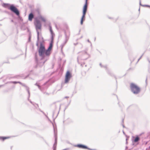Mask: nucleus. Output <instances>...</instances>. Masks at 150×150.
<instances>
[{"label": "nucleus", "instance_id": "obj_5", "mask_svg": "<svg viewBox=\"0 0 150 150\" xmlns=\"http://www.w3.org/2000/svg\"><path fill=\"white\" fill-rule=\"evenodd\" d=\"M79 53H81L82 54L81 59L83 60H86L90 57V55L86 51H83Z\"/></svg>", "mask_w": 150, "mask_h": 150}, {"label": "nucleus", "instance_id": "obj_20", "mask_svg": "<svg viewBox=\"0 0 150 150\" xmlns=\"http://www.w3.org/2000/svg\"><path fill=\"white\" fill-rule=\"evenodd\" d=\"M7 83H13L16 84L18 83V81H10L7 82Z\"/></svg>", "mask_w": 150, "mask_h": 150}, {"label": "nucleus", "instance_id": "obj_4", "mask_svg": "<svg viewBox=\"0 0 150 150\" xmlns=\"http://www.w3.org/2000/svg\"><path fill=\"white\" fill-rule=\"evenodd\" d=\"M34 24L35 26L36 31H38V29H40L41 27V24L40 21L37 18L35 19Z\"/></svg>", "mask_w": 150, "mask_h": 150}, {"label": "nucleus", "instance_id": "obj_33", "mask_svg": "<svg viewBox=\"0 0 150 150\" xmlns=\"http://www.w3.org/2000/svg\"><path fill=\"white\" fill-rule=\"evenodd\" d=\"M118 104L119 105V106H120V107H122V106H121L120 105H121V103L120 102H118Z\"/></svg>", "mask_w": 150, "mask_h": 150}, {"label": "nucleus", "instance_id": "obj_38", "mask_svg": "<svg viewBox=\"0 0 150 150\" xmlns=\"http://www.w3.org/2000/svg\"><path fill=\"white\" fill-rule=\"evenodd\" d=\"M48 81H47L46 82H45L44 84V85H45L48 82Z\"/></svg>", "mask_w": 150, "mask_h": 150}, {"label": "nucleus", "instance_id": "obj_3", "mask_svg": "<svg viewBox=\"0 0 150 150\" xmlns=\"http://www.w3.org/2000/svg\"><path fill=\"white\" fill-rule=\"evenodd\" d=\"M8 9L12 12L14 13L17 16H18L20 15V12L18 8L16 7L13 4L10 5Z\"/></svg>", "mask_w": 150, "mask_h": 150}, {"label": "nucleus", "instance_id": "obj_58", "mask_svg": "<svg viewBox=\"0 0 150 150\" xmlns=\"http://www.w3.org/2000/svg\"><path fill=\"white\" fill-rule=\"evenodd\" d=\"M139 11L140 10V8L139 9Z\"/></svg>", "mask_w": 150, "mask_h": 150}, {"label": "nucleus", "instance_id": "obj_55", "mask_svg": "<svg viewBox=\"0 0 150 150\" xmlns=\"http://www.w3.org/2000/svg\"><path fill=\"white\" fill-rule=\"evenodd\" d=\"M37 64H38V65H39V63H37Z\"/></svg>", "mask_w": 150, "mask_h": 150}, {"label": "nucleus", "instance_id": "obj_7", "mask_svg": "<svg viewBox=\"0 0 150 150\" xmlns=\"http://www.w3.org/2000/svg\"><path fill=\"white\" fill-rule=\"evenodd\" d=\"M74 146L81 149H88V147L87 146L81 144H79L74 145Z\"/></svg>", "mask_w": 150, "mask_h": 150}, {"label": "nucleus", "instance_id": "obj_6", "mask_svg": "<svg viewBox=\"0 0 150 150\" xmlns=\"http://www.w3.org/2000/svg\"><path fill=\"white\" fill-rule=\"evenodd\" d=\"M71 76V75L70 71H67L65 75V83H68L70 80Z\"/></svg>", "mask_w": 150, "mask_h": 150}, {"label": "nucleus", "instance_id": "obj_41", "mask_svg": "<svg viewBox=\"0 0 150 150\" xmlns=\"http://www.w3.org/2000/svg\"><path fill=\"white\" fill-rule=\"evenodd\" d=\"M69 98V97H68V96H65V97H64V98Z\"/></svg>", "mask_w": 150, "mask_h": 150}, {"label": "nucleus", "instance_id": "obj_22", "mask_svg": "<svg viewBox=\"0 0 150 150\" xmlns=\"http://www.w3.org/2000/svg\"><path fill=\"white\" fill-rule=\"evenodd\" d=\"M35 11L38 13V16H39V15H41L40 12V10L39 9H36L35 10Z\"/></svg>", "mask_w": 150, "mask_h": 150}, {"label": "nucleus", "instance_id": "obj_50", "mask_svg": "<svg viewBox=\"0 0 150 150\" xmlns=\"http://www.w3.org/2000/svg\"><path fill=\"white\" fill-rule=\"evenodd\" d=\"M28 76V75L27 76H26L25 77V78H27V77Z\"/></svg>", "mask_w": 150, "mask_h": 150}, {"label": "nucleus", "instance_id": "obj_18", "mask_svg": "<svg viewBox=\"0 0 150 150\" xmlns=\"http://www.w3.org/2000/svg\"><path fill=\"white\" fill-rule=\"evenodd\" d=\"M139 140V137L138 136H137L135 137V139H134V142H138Z\"/></svg>", "mask_w": 150, "mask_h": 150}, {"label": "nucleus", "instance_id": "obj_11", "mask_svg": "<svg viewBox=\"0 0 150 150\" xmlns=\"http://www.w3.org/2000/svg\"><path fill=\"white\" fill-rule=\"evenodd\" d=\"M10 138L9 137L0 136V140L4 141L5 140Z\"/></svg>", "mask_w": 150, "mask_h": 150}, {"label": "nucleus", "instance_id": "obj_15", "mask_svg": "<svg viewBox=\"0 0 150 150\" xmlns=\"http://www.w3.org/2000/svg\"><path fill=\"white\" fill-rule=\"evenodd\" d=\"M57 137L56 136H55V142L53 145V148H55V146L56 148L57 144Z\"/></svg>", "mask_w": 150, "mask_h": 150}, {"label": "nucleus", "instance_id": "obj_49", "mask_svg": "<svg viewBox=\"0 0 150 150\" xmlns=\"http://www.w3.org/2000/svg\"><path fill=\"white\" fill-rule=\"evenodd\" d=\"M140 59H139H139H138V60L137 62H138L139 61V60Z\"/></svg>", "mask_w": 150, "mask_h": 150}, {"label": "nucleus", "instance_id": "obj_10", "mask_svg": "<svg viewBox=\"0 0 150 150\" xmlns=\"http://www.w3.org/2000/svg\"><path fill=\"white\" fill-rule=\"evenodd\" d=\"M34 17V15L33 13H30L28 16V20L30 21H32Z\"/></svg>", "mask_w": 150, "mask_h": 150}, {"label": "nucleus", "instance_id": "obj_48", "mask_svg": "<svg viewBox=\"0 0 150 150\" xmlns=\"http://www.w3.org/2000/svg\"><path fill=\"white\" fill-rule=\"evenodd\" d=\"M83 38V36H82L80 38Z\"/></svg>", "mask_w": 150, "mask_h": 150}, {"label": "nucleus", "instance_id": "obj_35", "mask_svg": "<svg viewBox=\"0 0 150 150\" xmlns=\"http://www.w3.org/2000/svg\"><path fill=\"white\" fill-rule=\"evenodd\" d=\"M68 40L66 41V40H65V42L63 43L65 45L66 43Z\"/></svg>", "mask_w": 150, "mask_h": 150}, {"label": "nucleus", "instance_id": "obj_47", "mask_svg": "<svg viewBox=\"0 0 150 150\" xmlns=\"http://www.w3.org/2000/svg\"><path fill=\"white\" fill-rule=\"evenodd\" d=\"M35 58H36V60H37V59L36 58V55L35 56Z\"/></svg>", "mask_w": 150, "mask_h": 150}, {"label": "nucleus", "instance_id": "obj_36", "mask_svg": "<svg viewBox=\"0 0 150 150\" xmlns=\"http://www.w3.org/2000/svg\"><path fill=\"white\" fill-rule=\"evenodd\" d=\"M147 60L149 62V64H150V60L149 59V58H147Z\"/></svg>", "mask_w": 150, "mask_h": 150}, {"label": "nucleus", "instance_id": "obj_23", "mask_svg": "<svg viewBox=\"0 0 150 150\" xmlns=\"http://www.w3.org/2000/svg\"><path fill=\"white\" fill-rule=\"evenodd\" d=\"M35 85L36 86H38L39 89L41 91H42V88H41V86L39 85L37 83H36L35 84Z\"/></svg>", "mask_w": 150, "mask_h": 150}, {"label": "nucleus", "instance_id": "obj_56", "mask_svg": "<svg viewBox=\"0 0 150 150\" xmlns=\"http://www.w3.org/2000/svg\"><path fill=\"white\" fill-rule=\"evenodd\" d=\"M7 4V5H8V4Z\"/></svg>", "mask_w": 150, "mask_h": 150}, {"label": "nucleus", "instance_id": "obj_9", "mask_svg": "<svg viewBox=\"0 0 150 150\" xmlns=\"http://www.w3.org/2000/svg\"><path fill=\"white\" fill-rule=\"evenodd\" d=\"M87 1L88 0H86L85 3L83 6V11H87L88 7Z\"/></svg>", "mask_w": 150, "mask_h": 150}, {"label": "nucleus", "instance_id": "obj_2", "mask_svg": "<svg viewBox=\"0 0 150 150\" xmlns=\"http://www.w3.org/2000/svg\"><path fill=\"white\" fill-rule=\"evenodd\" d=\"M130 88L131 91L134 94H137L140 91V88L137 85L133 83L130 84Z\"/></svg>", "mask_w": 150, "mask_h": 150}, {"label": "nucleus", "instance_id": "obj_12", "mask_svg": "<svg viewBox=\"0 0 150 150\" xmlns=\"http://www.w3.org/2000/svg\"><path fill=\"white\" fill-rule=\"evenodd\" d=\"M22 85L23 86L25 87H26V90L27 91V92H28V95H29L28 98H29L30 96V91H29V88L28 87H27L25 85V84L24 83H23V84H22Z\"/></svg>", "mask_w": 150, "mask_h": 150}, {"label": "nucleus", "instance_id": "obj_37", "mask_svg": "<svg viewBox=\"0 0 150 150\" xmlns=\"http://www.w3.org/2000/svg\"><path fill=\"white\" fill-rule=\"evenodd\" d=\"M88 150H96L95 149H90V148H88Z\"/></svg>", "mask_w": 150, "mask_h": 150}, {"label": "nucleus", "instance_id": "obj_39", "mask_svg": "<svg viewBox=\"0 0 150 150\" xmlns=\"http://www.w3.org/2000/svg\"><path fill=\"white\" fill-rule=\"evenodd\" d=\"M15 86H13L12 87V88H13H13H15Z\"/></svg>", "mask_w": 150, "mask_h": 150}, {"label": "nucleus", "instance_id": "obj_26", "mask_svg": "<svg viewBox=\"0 0 150 150\" xmlns=\"http://www.w3.org/2000/svg\"><path fill=\"white\" fill-rule=\"evenodd\" d=\"M65 45L64 43H63L61 45V50H62V49L63 48L64 46Z\"/></svg>", "mask_w": 150, "mask_h": 150}, {"label": "nucleus", "instance_id": "obj_28", "mask_svg": "<svg viewBox=\"0 0 150 150\" xmlns=\"http://www.w3.org/2000/svg\"><path fill=\"white\" fill-rule=\"evenodd\" d=\"M144 6V7L146 6V7H147L150 8V6L149 5H144V6Z\"/></svg>", "mask_w": 150, "mask_h": 150}, {"label": "nucleus", "instance_id": "obj_25", "mask_svg": "<svg viewBox=\"0 0 150 150\" xmlns=\"http://www.w3.org/2000/svg\"><path fill=\"white\" fill-rule=\"evenodd\" d=\"M87 11H83V15L82 16H85Z\"/></svg>", "mask_w": 150, "mask_h": 150}, {"label": "nucleus", "instance_id": "obj_13", "mask_svg": "<svg viewBox=\"0 0 150 150\" xmlns=\"http://www.w3.org/2000/svg\"><path fill=\"white\" fill-rule=\"evenodd\" d=\"M38 17L39 19L41 20L42 21L44 22H46L45 19L41 15H39V16H38Z\"/></svg>", "mask_w": 150, "mask_h": 150}, {"label": "nucleus", "instance_id": "obj_53", "mask_svg": "<svg viewBox=\"0 0 150 150\" xmlns=\"http://www.w3.org/2000/svg\"><path fill=\"white\" fill-rule=\"evenodd\" d=\"M11 21L12 22H13V20H11Z\"/></svg>", "mask_w": 150, "mask_h": 150}, {"label": "nucleus", "instance_id": "obj_59", "mask_svg": "<svg viewBox=\"0 0 150 150\" xmlns=\"http://www.w3.org/2000/svg\"><path fill=\"white\" fill-rule=\"evenodd\" d=\"M13 78H15V77H14Z\"/></svg>", "mask_w": 150, "mask_h": 150}, {"label": "nucleus", "instance_id": "obj_16", "mask_svg": "<svg viewBox=\"0 0 150 150\" xmlns=\"http://www.w3.org/2000/svg\"><path fill=\"white\" fill-rule=\"evenodd\" d=\"M85 18H86L85 16H82V17L81 18V22H80V23H81V25H82L83 24V23L84 21L85 20Z\"/></svg>", "mask_w": 150, "mask_h": 150}, {"label": "nucleus", "instance_id": "obj_29", "mask_svg": "<svg viewBox=\"0 0 150 150\" xmlns=\"http://www.w3.org/2000/svg\"><path fill=\"white\" fill-rule=\"evenodd\" d=\"M53 44H52V43H50V45H49V46L52 48L53 47Z\"/></svg>", "mask_w": 150, "mask_h": 150}, {"label": "nucleus", "instance_id": "obj_45", "mask_svg": "<svg viewBox=\"0 0 150 150\" xmlns=\"http://www.w3.org/2000/svg\"><path fill=\"white\" fill-rule=\"evenodd\" d=\"M122 126L124 128L125 127V126L123 125H122Z\"/></svg>", "mask_w": 150, "mask_h": 150}, {"label": "nucleus", "instance_id": "obj_43", "mask_svg": "<svg viewBox=\"0 0 150 150\" xmlns=\"http://www.w3.org/2000/svg\"><path fill=\"white\" fill-rule=\"evenodd\" d=\"M123 134H125V132H124V131H123Z\"/></svg>", "mask_w": 150, "mask_h": 150}, {"label": "nucleus", "instance_id": "obj_8", "mask_svg": "<svg viewBox=\"0 0 150 150\" xmlns=\"http://www.w3.org/2000/svg\"><path fill=\"white\" fill-rule=\"evenodd\" d=\"M100 66L101 67L104 68L105 69L107 72L109 74H111V73L110 71L108 69L107 67V65H103L101 63H100L99 64Z\"/></svg>", "mask_w": 150, "mask_h": 150}, {"label": "nucleus", "instance_id": "obj_19", "mask_svg": "<svg viewBox=\"0 0 150 150\" xmlns=\"http://www.w3.org/2000/svg\"><path fill=\"white\" fill-rule=\"evenodd\" d=\"M52 105L55 107V109H56L57 108V107H58L59 106V108H60V105H59L58 104H56V103H53L52 104Z\"/></svg>", "mask_w": 150, "mask_h": 150}, {"label": "nucleus", "instance_id": "obj_42", "mask_svg": "<svg viewBox=\"0 0 150 150\" xmlns=\"http://www.w3.org/2000/svg\"><path fill=\"white\" fill-rule=\"evenodd\" d=\"M143 55V54L139 58V59H141V58L142 57Z\"/></svg>", "mask_w": 150, "mask_h": 150}, {"label": "nucleus", "instance_id": "obj_34", "mask_svg": "<svg viewBox=\"0 0 150 150\" xmlns=\"http://www.w3.org/2000/svg\"><path fill=\"white\" fill-rule=\"evenodd\" d=\"M87 42L89 43H90L91 44V45H92V44H91V42L90 41V40L88 39L87 40Z\"/></svg>", "mask_w": 150, "mask_h": 150}, {"label": "nucleus", "instance_id": "obj_14", "mask_svg": "<svg viewBox=\"0 0 150 150\" xmlns=\"http://www.w3.org/2000/svg\"><path fill=\"white\" fill-rule=\"evenodd\" d=\"M37 40L36 43V45L38 47H39V32L38 31H37Z\"/></svg>", "mask_w": 150, "mask_h": 150}, {"label": "nucleus", "instance_id": "obj_52", "mask_svg": "<svg viewBox=\"0 0 150 150\" xmlns=\"http://www.w3.org/2000/svg\"><path fill=\"white\" fill-rule=\"evenodd\" d=\"M54 115V112H53V117Z\"/></svg>", "mask_w": 150, "mask_h": 150}, {"label": "nucleus", "instance_id": "obj_21", "mask_svg": "<svg viewBox=\"0 0 150 150\" xmlns=\"http://www.w3.org/2000/svg\"><path fill=\"white\" fill-rule=\"evenodd\" d=\"M55 35H51V41L50 43L53 44L54 41V37Z\"/></svg>", "mask_w": 150, "mask_h": 150}, {"label": "nucleus", "instance_id": "obj_30", "mask_svg": "<svg viewBox=\"0 0 150 150\" xmlns=\"http://www.w3.org/2000/svg\"><path fill=\"white\" fill-rule=\"evenodd\" d=\"M139 4L140 5L143 6H144V5H142L141 4V0H139Z\"/></svg>", "mask_w": 150, "mask_h": 150}, {"label": "nucleus", "instance_id": "obj_31", "mask_svg": "<svg viewBox=\"0 0 150 150\" xmlns=\"http://www.w3.org/2000/svg\"><path fill=\"white\" fill-rule=\"evenodd\" d=\"M18 83H19L20 84H21V85H22V84H23L22 83H21V82L20 81H18Z\"/></svg>", "mask_w": 150, "mask_h": 150}, {"label": "nucleus", "instance_id": "obj_51", "mask_svg": "<svg viewBox=\"0 0 150 150\" xmlns=\"http://www.w3.org/2000/svg\"><path fill=\"white\" fill-rule=\"evenodd\" d=\"M147 80V79L146 78V83Z\"/></svg>", "mask_w": 150, "mask_h": 150}, {"label": "nucleus", "instance_id": "obj_54", "mask_svg": "<svg viewBox=\"0 0 150 150\" xmlns=\"http://www.w3.org/2000/svg\"><path fill=\"white\" fill-rule=\"evenodd\" d=\"M108 18H110H110H110V17H108Z\"/></svg>", "mask_w": 150, "mask_h": 150}, {"label": "nucleus", "instance_id": "obj_57", "mask_svg": "<svg viewBox=\"0 0 150 150\" xmlns=\"http://www.w3.org/2000/svg\"><path fill=\"white\" fill-rule=\"evenodd\" d=\"M122 121L123 122V119L122 120Z\"/></svg>", "mask_w": 150, "mask_h": 150}, {"label": "nucleus", "instance_id": "obj_27", "mask_svg": "<svg viewBox=\"0 0 150 150\" xmlns=\"http://www.w3.org/2000/svg\"><path fill=\"white\" fill-rule=\"evenodd\" d=\"M40 110L41 112H42L44 115H45V116L47 117V118H48V117H47V116L44 113V112L42 111L40 109Z\"/></svg>", "mask_w": 150, "mask_h": 150}, {"label": "nucleus", "instance_id": "obj_46", "mask_svg": "<svg viewBox=\"0 0 150 150\" xmlns=\"http://www.w3.org/2000/svg\"><path fill=\"white\" fill-rule=\"evenodd\" d=\"M35 105H37V106H38V104H35Z\"/></svg>", "mask_w": 150, "mask_h": 150}, {"label": "nucleus", "instance_id": "obj_40", "mask_svg": "<svg viewBox=\"0 0 150 150\" xmlns=\"http://www.w3.org/2000/svg\"><path fill=\"white\" fill-rule=\"evenodd\" d=\"M53 150H56V148L55 147V148H53Z\"/></svg>", "mask_w": 150, "mask_h": 150}, {"label": "nucleus", "instance_id": "obj_24", "mask_svg": "<svg viewBox=\"0 0 150 150\" xmlns=\"http://www.w3.org/2000/svg\"><path fill=\"white\" fill-rule=\"evenodd\" d=\"M64 34L65 35V40H66V41L68 40L69 39V38L67 36L65 31L64 32Z\"/></svg>", "mask_w": 150, "mask_h": 150}, {"label": "nucleus", "instance_id": "obj_44", "mask_svg": "<svg viewBox=\"0 0 150 150\" xmlns=\"http://www.w3.org/2000/svg\"><path fill=\"white\" fill-rule=\"evenodd\" d=\"M30 37H29V41H30Z\"/></svg>", "mask_w": 150, "mask_h": 150}, {"label": "nucleus", "instance_id": "obj_17", "mask_svg": "<svg viewBox=\"0 0 150 150\" xmlns=\"http://www.w3.org/2000/svg\"><path fill=\"white\" fill-rule=\"evenodd\" d=\"M49 30L51 33V35H55V34L52 30V27L51 26H49Z\"/></svg>", "mask_w": 150, "mask_h": 150}, {"label": "nucleus", "instance_id": "obj_1", "mask_svg": "<svg viewBox=\"0 0 150 150\" xmlns=\"http://www.w3.org/2000/svg\"><path fill=\"white\" fill-rule=\"evenodd\" d=\"M52 48L49 46L48 49L46 50L42 43V42L40 43V46L38 50L39 55L41 57V60H43V61L41 62L40 66H42L43 65L45 62L48 59Z\"/></svg>", "mask_w": 150, "mask_h": 150}, {"label": "nucleus", "instance_id": "obj_32", "mask_svg": "<svg viewBox=\"0 0 150 150\" xmlns=\"http://www.w3.org/2000/svg\"><path fill=\"white\" fill-rule=\"evenodd\" d=\"M30 103L32 104L34 106H35V105L34 103H33L30 100Z\"/></svg>", "mask_w": 150, "mask_h": 150}]
</instances>
